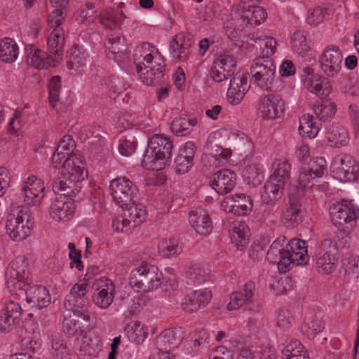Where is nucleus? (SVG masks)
<instances>
[{"mask_svg":"<svg viewBox=\"0 0 359 359\" xmlns=\"http://www.w3.org/2000/svg\"><path fill=\"white\" fill-rule=\"evenodd\" d=\"M196 123L197 120L195 118L180 116L172 121L171 130L177 136H185L190 133L191 127L196 126Z\"/></svg>","mask_w":359,"mask_h":359,"instance_id":"41","label":"nucleus"},{"mask_svg":"<svg viewBox=\"0 0 359 359\" xmlns=\"http://www.w3.org/2000/svg\"><path fill=\"white\" fill-rule=\"evenodd\" d=\"M199 22L203 25H210L216 19V11L213 5L205 6L198 13Z\"/></svg>","mask_w":359,"mask_h":359,"instance_id":"58","label":"nucleus"},{"mask_svg":"<svg viewBox=\"0 0 359 359\" xmlns=\"http://www.w3.org/2000/svg\"><path fill=\"white\" fill-rule=\"evenodd\" d=\"M125 331L128 339L136 344L142 343L148 334L147 329L140 322H135L133 325H127Z\"/></svg>","mask_w":359,"mask_h":359,"instance_id":"45","label":"nucleus"},{"mask_svg":"<svg viewBox=\"0 0 359 359\" xmlns=\"http://www.w3.org/2000/svg\"><path fill=\"white\" fill-rule=\"evenodd\" d=\"M285 238H278L273 242L266 253V259L273 264H276L280 273H286L293 267L292 255H290Z\"/></svg>","mask_w":359,"mask_h":359,"instance_id":"11","label":"nucleus"},{"mask_svg":"<svg viewBox=\"0 0 359 359\" xmlns=\"http://www.w3.org/2000/svg\"><path fill=\"white\" fill-rule=\"evenodd\" d=\"M95 6L92 3H87L81 6L79 13L76 15V20L81 23L93 22L95 18Z\"/></svg>","mask_w":359,"mask_h":359,"instance_id":"56","label":"nucleus"},{"mask_svg":"<svg viewBox=\"0 0 359 359\" xmlns=\"http://www.w3.org/2000/svg\"><path fill=\"white\" fill-rule=\"evenodd\" d=\"M236 68V61L233 56L221 55L215 60L210 74L215 81L219 83L231 78Z\"/></svg>","mask_w":359,"mask_h":359,"instance_id":"16","label":"nucleus"},{"mask_svg":"<svg viewBox=\"0 0 359 359\" xmlns=\"http://www.w3.org/2000/svg\"><path fill=\"white\" fill-rule=\"evenodd\" d=\"M309 169L302 168L298 177L297 182L302 175H306L309 182L306 184V189L311 188L313 184L311 180L315 178L322 177L327 173V163L324 158H316L312 159L309 164Z\"/></svg>","mask_w":359,"mask_h":359,"instance_id":"32","label":"nucleus"},{"mask_svg":"<svg viewBox=\"0 0 359 359\" xmlns=\"http://www.w3.org/2000/svg\"><path fill=\"white\" fill-rule=\"evenodd\" d=\"M93 303L100 309H107L113 302L115 292L114 283L102 277L95 280L92 285Z\"/></svg>","mask_w":359,"mask_h":359,"instance_id":"12","label":"nucleus"},{"mask_svg":"<svg viewBox=\"0 0 359 359\" xmlns=\"http://www.w3.org/2000/svg\"><path fill=\"white\" fill-rule=\"evenodd\" d=\"M273 173L269 177H274L275 181L285 186L286 182L290 178V164L282 160H276L273 164Z\"/></svg>","mask_w":359,"mask_h":359,"instance_id":"44","label":"nucleus"},{"mask_svg":"<svg viewBox=\"0 0 359 359\" xmlns=\"http://www.w3.org/2000/svg\"><path fill=\"white\" fill-rule=\"evenodd\" d=\"M343 55L337 46H328L321 54L319 62L320 69L327 76L337 75L341 69Z\"/></svg>","mask_w":359,"mask_h":359,"instance_id":"13","label":"nucleus"},{"mask_svg":"<svg viewBox=\"0 0 359 359\" xmlns=\"http://www.w3.org/2000/svg\"><path fill=\"white\" fill-rule=\"evenodd\" d=\"M126 18V15L122 11L110 8L101 13L100 21L106 28L116 29Z\"/></svg>","mask_w":359,"mask_h":359,"instance_id":"37","label":"nucleus"},{"mask_svg":"<svg viewBox=\"0 0 359 359\" xmlns=\"http://www.w3.org/2000/svg\"><path fill=\"white\" fill-rule=\"evenodd\" d=\"M299 134L302 136H306L309 138L314 137L319 132V126L313 121V116L304 115L299 119Z\"/></svg>","mask_w":359,"mask_h":359,"instance_id":"46","label":"nucleus"},{"mask_svg":"<svg viewBox=\"0 0 359 359\" xmlns=\"http://www.w3.org/2000/svg\"><path fill=\"white\" fill-rule=\"evenodd\" d=\"M64 34L60 30L54 29L48 38L47 45L50 54L57 57L54 60L60 58L63 53L64 48Z\"/></svg>","mask_w":359,"mask_h":359,"instance_id":"39","label":"nucleus"},{"mask_svg":"<svg viewBox=\"0 0 359 359\" xmlns=\"http://www.w3.org/2000/svg\"><path fill=\"white\" fill-rule=\"evenodd\" d=\"M73 311V316L77 323V325L79 326L83 333L88 332L92 325V318L90 313L83 309H74L72 310Z\"/></svg>","mask_w":359,"mask_h":359,"instance_id":"52","label":"nucleus"},{"mask_svg":"<svg viewBox=\"0 0 359 359\" xmlns=\"http://www.w3.org/2000/svg\"><path fill=\"white\" fill-rule=\"evenodd\" d=\"M241 14L240 18L238 20H241L243 26L244 25H248V24H255L257 25L262 23L267 17V13L265 10L260 6H245L239 5Z\"/></svg>","mask_w":359,"mask_h":359,"instance_id":"29","label":"nucleus"},{"mask_svg":"<svg viewBox=\"0 0 359 359\" xmlns=\"http://www.w3.org/2000/svg\"><path fill=\"white\" fill-rule=\"evenodd\" d=\"M332 224L345 233H349L359 218V208L351 202L342 201L333 204L330 209Z\"/></svg>","mask_w":359,"mask_h":359,"instance_id":"5","label":"nucleus"},{"mask_svg":"<svg viewBox=\"0 0 359 359\" xmlns=\"http://www.w3.org/2000/svg\"><path fill=\"white\" fill-rule=\"evenodd\" d=\"M247 226L244 224H239L238 226H233L231 233L232 244L240 250H243L248 245L249 235Z\"/></svg>","mask_w":359,"mask_h":359,"instance_id":"43","label":"nucleus"},{"mask_svg":"<svg viewBox=\"0 0 359 359\" xmlns=\"http://www.w3.org/2000/svg\"><path fill=\"white\" fill-rule=\"evenodd\" d=\"M251 82L261 89L271 91L276 75V66L268 57H262L254 60L250 68Z\"/></svg>","mask_w":359,"mask_h":359,"instance_id":"6","label":"nucleus"},{"mask_svg":"<svg viewBox=\"0 0 359 359\" xmlns=\"http://www.w3.org/2000/svg\"><path fill=\"white\" fill-rule=\"evenodd\" d=\"M336 244L329 238L323 239L316 248L313 261L316 271L322 274H330L337 268Z\"/></svg>","mask_w":359,"mask_h":359,"instance_id":"8","label":"nucleus"},{"mask_svg":"<svg viewBox=\"0 0 359 359\" xmlns=\"http://www.w3.org/2000/svg\"><path fill=\"white\" fill-rule=\"evenodd\" d=\"M27 62L37 69H48L53 61L52 54L45 53L32 45L25 47Z\"/></svg>","mask_w":359,"mask_h":359,"instance_id":"28","label":"nucleus"},{"mask_svg":"<svg viewBox=\"0 0 359 359\" xmlns=\"http://www.w3.org/2000/svg\"><path fill=\"white\" fill-rule=\"evenodd\" d=\"M172 142L163 135H155L147 145L142 158V163L152 170H161L170 163Z\"/></svg>","mask_w":359,"mask_h":359,"instance_id":"2","label":"nucleus"},{"mask_svg":"<svg viewBox=\"0 0 359 359\" xmlns=\"http://www.w3.org/2000/svg\"><path fill=\"white\" fill-rule=\"evenodd\" d=\"M74 199L69 200L60 196L50 204L49 214L56 222H67L72 219L75 212Z\"/></svg>","mask_w":359,"mask_h":359,"instance_id":"18","label":"nucleus"},{"mask_svg":"<svg viewBox=\"0 0 359 359\" xmlns=\"http://www.w3.org/2000/svg\"><path fill=\"white\" fill-rule=\"evenodd\" d=\"M243 305H245L249 311H254L253 307L255 306L252 302L246 298L245 295H243V292L238 291L232 292L230 295V302L227 305L228 310H236Z\"/></svg>","mask_w":359,"mask_h":359,"instance_id":"49","label":"nucleus"},{"mask_svg":"<svg viewBox=\"0 0 359 359\" xmlns=\"http://www.w3.org/2000/svg\"><path fill=\"white\" fill-rule=\"evenodd\" d=\"M294 322V318L288 310L280 309L276 316V325L280 328L287 329Z\"/></svg>","mask_w":359,"mask_h":359,"instance_id":"62","label":"nucleus"},{"mask_svg":"<svg viewBox=\"0 0 359 359\" xmlns=\"http://www.w3.org/2000/svg\"><path fill=\"white\" fill-rule=\"evenodd\" d=\"M18 47L15 42L5 38L0 42V60L5 63H11L17 58Z\"/></svg>","mask_w":359,"mask_h":359,"instance_id":"40","label":"nucleus"},{"mask_svg":"<svg viewBox=\"0 0 359 359\" xmlns=\"http://www.w3.org/2000/svg\"><path fill=\"white\" fill-rule=\"evenodd\" d=\"M328 15L327 8L317 6L310 9L306 18V22L311 26H317L322 23Z\"/></svg>","mask_w":359,"mask_h":359,"instance_id":"53","label":"nucleus"},{"mask_svg":"<svg viewBox=\"0 0 359 359\" xmlns=\"http://www.w3.org/2000/svg\"><path fill=\"white\" fill-rule=\"evenodd\" d=\"M274 177H269L261 191V198L264 203L272 204L280 199L283 194L285 185L275 181Z\"/></svg>","mask_w":359,"mask_h":359,"instance_id":"31","label":"nucleus"},{"mask_svg":"<svg viewBox=\"0 0 359 359\" xmlns=\"http://www.w3.org/2000/svg\"><path fill=\"white\" fill-rule=\"evenodd\" d=\"M63 7H57V8L54 9L48 17V23L50 27H59L63 22L65 18L66 17V13H65L63 11Z\"/></svg>","mask_w":359,"mask_h":359,"instance_id":"63","label":"nucleus"},{"mask_svg":"<svg viewBox=\"0 0 359 359\" xmlns=\"http://www.w3.org/2000/svg\"><path fill=\"white\" fill-rule=\"evenodd\" d=\"M134 63L142 82L147 86H154L164 76L165 60L160 55L154 56L142 50L134 55Z\"/></svg>","mask_w":359,"mask_h":359,"instance_id":"1","label":"nucleus"},{"mask_svg":"<svg viewBox=\"0 0 359 359\" xmlns=\"http://www.w3.org/2000/svg\"><path fill=\"white\" fill-rule=\"evenodd\" d=\"M86 292V283L75 284L65 297L64 306L67 310L84 309L89 303Z\"/></svg>","mask_w":359,"mask_h":359,"instance_id":"22","label":"nucleus"},{"mask_svg":"<svg viewBox=\"0 0 359 359\" xmlns=\"http://www.w3.org/2000/svg\"><path fill=\"white\" fill-rule=\"evenodd\" d=\"M189 223L195 231L202 236L210 234L212 229L211 219L203 209L191 212L189 215Z\"/></svg>","mask_w":359,"mask_h":359,"instance_id":"30","label":"nucleus"},{"mask_svg":"<svg viewBox=\"0 0 359 359\" xmlns=\"http://www.w3.org/2000/svg\"><path fill=\"white\" fill-rule=\"evenodd\" d=\"M304 85L310 92L317 96H327L332 90V86L328 79L318 74L305 79Z\"/></svg>","mask_w":359,"mask_h":359,"instance_id":"34","label":"nucleus"},{"mask_svg":"<svg viewBox=\"0 0 359 359\" xmlns=\"http://www.w3.org/2000/svg\"><path fill=\"white\" fill-rule=\"evenodd\" d=\"M62 328L65 333L69 335H76L77 334L83 333L79 326L77 325L73 315L65 316L62 321Z\"/></svg>","mask_w":359,"mask_h":359,"instance_id":"61","label":"nucleus"},{"mask_svg":"<svg viewBox=\"0 0 359 359\" xmlns=\"http://www.w3.org/2000/svg\"><path fill=\"white\" fill-rule=\"evenodd\" d=\"M68 248L69 249V257L71 259V268H73L74 266L77 270L82 271L83 269V264L81 260V252L76 249V246L73 243L68 244Z\"/></svg>","mask_w":359,"mask_h":359,"instance_id":"64","label":"nucleus"},{"mask_svg":"<svg viewBox=\"0 0 359 359\" xmlns=\"http://www.w3.org/2000/svg\"><path fill=\"white\" fill-rule=\"evenodd\" d=\"M26 301L32 304V307L41 309L50 303L49 291L43 285H32L27 290Z\"/></svg>","mask_w":359,"mask_h":359,"instance_id":"26","label":"nucleus"},{"mask_svg":"<svg viewBox=\"0 0 359 359\" xmlns=\"http://www.w3.org/2000/svg\"><path fill=\"white\" fill-rule=\"evenodd\" d=\"M211 298L212 292L208 289L195 290L184 297L181 306L184 311L188 313H193L201 307L205 306Z\"/></svg>","mask_w":359,"mask_h":359,"instance_id":"23","label":"nucleus"},{"mask_svg":"<svg viewBox=\"0 0 359 359\" xmlns=\"http://www.w3.org/2000/svg\"><path fill=\"white\" fill-rule=\"evenodd\" d=\"M109 187L114 201L121 208L135 201L139 192L137 187L126 177L113 180Z\"/></svg>","mask_w":359,"mask_h":359,"instance_id":"10","label":"nucleus"},{"mask_svg":"<svg viewBox=\"0 0 359 359\" xmlns=\"http://www.w3.org/2000/svg\"><path fill=\"white\" fill-rule=\"evenodd\" d=\"M27 215V212L22 210L14 212L9 214L6 221V231L9 236L14 241H20L25 240L30 233L32 224L29 225V220L27 219V224H24V216Z\"/></svg>","mask_w":359,"mask_h":359,"instance_id":"14","label":"nucleus"},{"mask_svg":"<svg viewBox=\"0 0 359 359\" xmlns=\"http://www.w3.org/2000/svg\"><path fill=\"white\" fill-rule=\"evenodd\" d=\"M225 203L229 204L230 212L239 216L248 215L252 209V199L245 194H236L226 197Z\"/></svg>","mask_w":359,"mask_h":359,"instance_id":"25","label":"nucleus"},{"mask_svg":"<svg viewBox=\"0 0 359 359\" xmlns=\"http://www.w3.org/2000/svg\"><path fill=\"white\" fill-rule=\"evenodd\" d=\"M29 278H6V285L8 290L18 296L24 293L27 295V290L31 287L29 285Z\"/></svg>","mask_w":359,"mask_h":359,"instance_id":"51","label":"nucleus"},{"mask_svg":"<svg viewBox=\"0 0 359 359\" xmlns=\"http://www.w3.org/2000/svg\"><path fill=\"white\" fill-rule=\"evenodd\" d=\"M228 140L231 144L240 151L250 149L252 147V142L248 137L243 132L237 130H232Z\"/></svg>","mask_w":359,"mask_h":359,"instance_id":"47","label":"nucleus"},{"mask_svg":"<svg viewBox=\"0 0 359 359\" xmlns=\"http://www.w3.org/2000/svg\"><path fill=\"white\" fill-rule=\"evenodd\" d=\"M63 170L67 173L84 180L88 177L83 157L79 153H73L63 161Z\"/></svg>","mask_w":359,"mask_h":359,"instance_id":"27","label":"nucleus"},{"mask_svg":"<svg viewBox=\"0 0 359 359\" xmlns=\"http://www.w3.org/2000/svg\"><path fill=\"white\" fill-rule=\"evenodd\" d=\"M183 337L180 330L168 329L163 330L156 339V346L160 352L170 353L171 349L177 348Z\"/></svg>","mask_w":359,"mask_h":359,"instance_id":"24","label":"nucleus"},{"mask_svg":"<svg viewBox=\"0 0 359 359\" xmlns=\"http://www.w3.org/2000/svg\"><path fill=\"white\" fill-rule=\"evenodd\" d=\"M285 245L287 250L290 253V255H292L293 266L307 264L309 256L307 255V246L304 241L293 238Z\"/></svg>","mask_w":359,"mask_h":359,"instance_id":"33","label":"nucleus"},{"mask_svg":"<svg viewBox=\"0 0 359 359\" xmlns=\"http://www.w3.org/2000/svg\"><path fill=\"white\" fill-rule=\"evenodd\" d=\"M336 111L335 104L328 100L317 101L313 105V111L316 117L323 122L330 121L334 117Z\"/></svg>","mask_w":359,"mask_h":359,"instance_id":"38","label":"nucleus"},{"mask_svg":"<svg viewBox=\"0 0 359 359\" xmlns=\"http://www.w3.org/2000/svg\"><path fill=\"white\" fill-rule=\"evenodd\" d=\"M121 42V43H123V46L124 48H127L125 37L121 35L120 33H112L108 35L107 41L105 42L104 45L109 51L114 52L119 50V48L122 46L120 45Z\"/></svg>","mask_w":359,"mask_h":359,"instance_id":"57","label":"nucleus"},{"mask_svg":"<svg viewBox=\"0 0 359 359\" xmlns=\"http://www.w3.org/2000/svg\"><path fill=\"white\" fill-rule=\"evenodd\" d=\"M61 89V77L54 76L50 80L49 83V103L51 107L54 108L59 100L60 91Z\"/></svg>","mask_w":359,"mask_h":359,"instance_id":"55","label":"nucleus"},{"mask_svg":"<svg viewBox=\"0 0 359 359\" xmlns=\"http://www.w3.org/2000/svg\"><path fill=\"white\" fill-rule=\"evenodd\" d=\"M236 182V173L229 169H222L212 175L210 185L217 194L224 195L231 191Z\"/></svg>","mask_w":359,"mask_h":359,"instance_id":"20","label":"nucleus"},{"mask_svg":"<svg viewBox=\"0 0 359 359\" xmlns=\"http://www.w3.org/2000/svg\"><path fill=\"white\" fill-rule=\"evenodd\" d=\"M309 180L306 175H302L299 180L288 188L289 205L283 212V217L287 227H293L303 221L304 212L301 200L306 194Z\"/></svg>","mask_w":359,"mask_h":359,"instance_id":"3","label":"nucleus"},{"mask_svg":"<svg viewBox=\"0 0 359 359\" xmlns=\"http://www.w3.org/2000/svg\"><path fill=\"white\" fill-rule=\"evenodd\" d=\"M335 173L341 181L355 182L359 178V165L351 155L344 154L337 157Z\"/></svg>","mask_w":359,"mask_h":359,"instance_id":"15","label":"nucleus"},{"mask_svg":"<svg viewBox=\"0 0 359 359\" xmlns=\"http://www.w3.org/2000/svg\"><path fill=\"white\" fill-rule=\"evenodd\" d=\"M60 169L64 170L63 162L61 161L58 154L54 153L51 158V165L42 176L43 180H50L53 175H56L57 173L60 172Z\"/></svg>","mask_w":359,"mask_h":359,"instance_id":"60","label":"nucleus"},{"mask_svg":"<svg viewBox=\"0 0 359 359\" xmlns=\"http://www.w3.org/2000/svg\"><path fill=\"white\" fill-rule=\"evenodd\" d=\"M159 253L165 258L177 257L182 251V247L179 245V240L176 238L164 239L158 244Z\"/></svg>","mask_w":359,"mask_h":359,"instance_id":"42","label":"nucleus"},{"mask_svg":"<svg viewBox=\"0 0 359 359\" xmlns=\"http://www.w3.org/2000/svg\"><path fill=\"white\" fill-rule=\"evenodd\" d=\"M243 177L249 185L257 187L264 179L263 173L257 165H250L243 171Z\"/></svg>","mask_w":359,"mask_h":359,"instance_id":"48","label":"nucleus"},{"mask_svg":"<svg viewBox=\"0 0 359 359\" xmlns=\"http://www.w3.org/2000/svg\"><path fill=\"white\" fill-rule=\"evenodd\" d=\"M285 102L280 95L269 94L261 100L259 110L264 119H276L280 117L285 109Z\"/></svg>","mask_w":359,"mask_h":359,"instance_id":"17","label":"nucleus"},{"mask_svg":"<svg viewBox=\"0 0 359 359\" xmlns=\"http://www.w3.org/2000/svg\"><path fill=\"white\" fill-rule=\"evenodd\" d=\"M46 181L51 182L53 191L62 197V196L65 198L79 197V195L81 192V182L83 180H78L77 177L64 172L63 170L57 173L56 175H53L50 180Z\"/></svg>","mask_w":359,"mask_h":359,"instance_id":"9","label":"nucleus"},{"mask_svg":"<svg viewBox=\"0 0 359 359\" xmlns=\"http://www.w3.org/2000/svg\"><path fill=\"white\" fill-rule=\"evenodd\" d=\"M162 279L163 274L156 266L142 262L131 271L129 284L138 292H147L158 288Z\"/></svg>","mask_w":359,"mask_h":359,"instance_id":"4","label":"nucleus"},{"mask_svg":"<svg viewBox=\"0 0 359 359\" xmlns=\"http://www.w3.org/2000/svg\"><path fill=\"white\" fill-rule=\"evenodd\" d=\"M45 187L41 179L35 176L29 177L22 189L25 201L28 205H37L45 196Z\"/></svg>","mask_w":359,"mask_h":359,"instance_id":"21","label":"nucleus"},{"mask_svg":"<svg viewBox=\"0 0 359 359\" xmlns=\"http://www.w3.org/2000/svg\"><path fill=\"white\" fill-rule=\"evenodd\" d=\"M323 328L324 323L318 319H314L310 322L304 323L301 325L302 332L309 339L314 338Z\"/></svg>","mask_w":359,"mask_h":359,"instance_id":"54","label":"nucleus"},{"mask_svg":"<svg viewBox=\"0 0 359 359\" xmlns=\"http://www.w3.org/2000/svg\"><path fill=\"white\" fill-rule=\"evenodd\" d=\"M121 217L113 222V226L118 232H124L141 224L147 218L146 207L142 203L130 202L122 208Z\"/></svg>","mask_w":359,"mask_h":359,"instance_id":"7","label":"nucleus"},{"mask_svg":"<svg viewBox=\"0 0 359 359\" xmlns=\"http://www.w3.org/2000/svg\"><path fill=\"white\" fill-rule=\"evenodd\" d=\"M270 287L271 290L276 291V294H283L292 289V280L288 277H282L273 281L270 285Z\"/></svg>","mask_w":359,"mask_h":359,"instance_id":"59","label":"nucleus"},{"mask_svg":"<svg viewBox=\"0 0 359 359\" xmlns=\"http://www.w3.org/2000/svg\"><path fill=\"white\" fill-rule=\"evenodd\" d=\"M22 309L21 306L10 301L8 302L0 316V330L1 332H10L18 325L22 320Z\"/></svg>","mask_w":359,"mask_h":359,"instance_id":"19","label":"nucleus"},{"mask_svg":"<svg viewBox=\"0 0 359 359\" xmlns=\"http://www.w3.org/2000/svg\"><path fill=\"white\" fill-rule=\"evenodd\" d=\"M187 276L194 284L198 285L208 282L210 279L208 270L197 266L189 268L187 271Z\"/></svg>","mask_w":359,"mask_h":359,"instance_id":"50","label":"nucleus"},{"mask_svg":"<svg viewBox=\"0 0 359 359\" xmlns=\"http://www.w3.org/2000/svg\"><path fill=\"white\" fill-rule=\"evenodd\" d=\"M326 137L330 147L346 146L349 141L347 130L341 125H332L327 128Z\"/></svg>","mask_w":359,"mask_h":359,"instance_id":"36","label":"nucleus"},{"mask_svg":"<svg viewBox=\"0 0 359 359\" xmlns=\"http://www.w3.org/2000/svg\"><path fill=\"white\" fill-rule=\"evenodd\" d=\"M6 276L8 278H29V265L25 257L15 258L7 267Z\"/></svg>","mask_w":359,"mask_h":359,"instance_id":"35","label":"nucleus"}]
</instances>
